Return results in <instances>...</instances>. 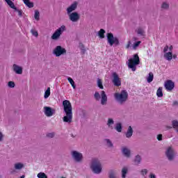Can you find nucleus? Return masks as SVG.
<instances>
[{
	"label": "nucleus",
	"instance_id": "nucleus-3",
	"mask_svg": "<svg viewBox=\"0 0 178 178\" xmlns=\"http://www.w3.org/2000/svg\"><path fill=\"white\" fill-rule=\"evenodd\" d=\"M128 63V67L131 69L132 72H136L137 70V65H140V57L138 54H135L133 58H130Z\"/></svg>",
	"mask_w": 178,
	"mask_h": 178
},
{
	"label": "nucleus",
	"instance_id": "nucleus-43",
	"mask_svg": "<svg viewBox=\"0 0 178 178\" xmlns=\"http://www.w3.org/2000/svg\"><path fill=\"white\" fill-rule=\"evenodd\" d=\"M131 45V41L129 40L127 42V45L125 46L126 49H129V48H130Z\"/></svg>",
	"mask_w": 178,
	"mask_h": 178
},
{
	"label": "nucleus",
	"instance_id": "nucleus-25",
	"mask_svg": "<svg viewBox=\"0 0 178 178\" xmlns=\"http://www.w3.org/2000/svg\"><path fill=\"white\" fill-rule=\"evenodd\" d=\"M98 34L100 38H105V30H104L103 29L99 30Z\"/></svg>",
	"mask_w": 178,
	"mask_h": 178
},
{
	"label": "nucleus",
	"instance_id": "nucleus-12",
	"mask_svg": "<svg viewBox=\"0 0 178 178\" xmlns=\"http://www.w3.org/2000/svg\"><path fill=\"white\" fill-rule=\"evenodd\" d=\"M164 86L168 91H172L175 88V83L172 80L166 81Z\"/></svg>",
	"mask_w": 178,
	"mask_h": 178
},
{
	"label": "nucleus",
	"instance_id": "nucleus-48",
	"mask_svg": "<svg viewBox=\"0 0 178 178\" xmlns=\"http://www.w3.org/2000/svg\"><path fill=\"white\" fill-rule=\"evenodd\" d=\"M168 49H169V46L166 45L164 47L163 52H165V53L168 52Z\"/></svg>",
	"mask_w": 178,
	"mask_h": 178
},
{
	"label": "nucleus",
	"instance_id": "nucleus-14",
	"mask_svg": "<svg viewBox=\"0 0 178 178\" xmlns=\"http://www.w3.org/2000/svg\"><path fill=\"white\" fill-rule=\"evenodd\" d=\"M44 114L46 115V116L51 117L54 115V111L52 110L51 107L44 106Z\"/></svg>",
	"mask_w": 178,
	"mask_h": 178
},
{
	"label": "nucleus",
	"instance_id": "nucleus-49",
	"mask_svg": "<svg viewBox=\"0 0 178 178\" xmlns=\"http://www.w3.org/2000/svg\"><path fill=\"white\" fill-rule=\"evenodd\" d=\"M17 12H18V16H22V15H23V11H22V10H18Z\"/></svg>",
	"mask_w": 178,
	"mask_h": 178
},
{
	"label": "nucleus",
	"instance_id": "nucleus-30",
	"mask_svg": "<svg viewBox=\"0 0 178 178\" xmlns=\"http://www.w3.org/2000/svg\"><path fill=\"white\" fill-rule=\"evenodd\" d=\"M97 86L101 90H104V86L102 85V80L100 79H97Z\"/></svg>",
	"mask_w": 178,
	"mask_h": 178
},
{
	"label": "nucleus",
	"instance_id": "nucleus-21",
	"mask_svg": "<svg viewBox=\"0 0 178 178\" xmlns=\"http://www.w3.org/2000/svg\"><path fill=\"white\" fill-rule=\"evenodd\" d=\"M153 80H154V73L149 72V76L147 78V83H152Z\"/></svg>",
	"mask_w": 178,
	"mask_h": 178
},
{
	"label": "nucleus",
	"instance_id": "nucleus-27",
	"mask_svg": "<svg viewBox=\"0 0 178 178\" xmlns=\"http://www.w3.org/2000/svg\"><path fill=\"white\" fill-rule=\"evenodd\" d=\"M23 166H24V165L21 163H17L15 164V168L17 170H20V169H22Z\"/></svg>",
	"mask_w": 178,
	"mask_h": 178
},
{
	"label": "nucleus",
	"instance_id": "nucleus-41",
	"mask_svg": "<svg viewBox=\"0 0 178 178\" xmlns=\"http://www.w3.org/2000/svg\"><path fill=\"white\" fill-rule=\"evenodd\" d=\"M161 8L162 9H168V8H169V4L166 3H163Z\"/></svg>",
	"mask_w": 178,
	"mask_h": 178
},
{
	"label": "nucleus",
	"instance_id": "nucleus-17",
	"mask_svg": "<svg viewBox=\"0 0 178 178\" xmlns=\"http://www.w3.org/2000/svg\"><path fill=\"white\" fill-rule=\"evenodd\" d=\"M164 58L167 60H170L171 59H173V53H172V51L165 53L164 54Z\"/></svg>",
	"mask_w": 178,
	"mask_h": 178
},
{
	"label": "nucleus",
	"instance_id": "nucleus-28",
	"mask_svg": "<svg viewBox=\"0 0 178 178\" xmlns=\"http://www.w3.org/2000/svg\"><path fill=\"white\" fill-rule=\"evenodd\" d=\"M136 31H137V34H138L139 35H144V34L145 33L144 31V29H143V28H141V27L138 28Z\"/></svg>",
	"mask_w": 178,
	"mask_h": 178
},
{
	"label": "nucleus",
	"instance_id": "nucleus-16",
	"mask_svg": "<svg viewBox=\"0 0 178 178\" xmlns=\"http://www.w3.org/2000/svg\"><path fill=\"white\" fill-rule=\"evenodd\" d=\"M102 105H105L106 104V102L108 101V97H106V94L105 93V91H102Z\"/></svg>",
	"mask_w": 178,
	"mask_h": 178
},
{
	"label": "nucleus",
	"instance_id": "nucleus-33",
	"mask_svg": "<svg viewBox=\"0 0 178 178\" xmlns=\"http://www.w3.org/2000/svg\"><path fill=\"white\" fill-rule=\"evenodd\" d=\"M135 163H136V165H138V163H140V162H141V156H140L139 155H137L135 158Z\"/></svg>",
	"mask_w": 178,
	"mask_h": 178
},
{
	"label": "nucleus",
	"instance_id": "nucleus-6",
	"mask_svg": "<svg viewBox=\"0 0 178 178\" xmlns=\"http://www.w3.org/2000/svg\"><path fill=\"white\" fill-rule=\"evenodd\" d=\"M66 31V26L65 25H62L60 28H58L51 35V40H58L62 35V33Z\"/></svg>",
	"mask_w": 178,
	"mask_h": 178
},
{
	"label": "nucleus",
	"instance_id": "nucleus-40",
	"mask_svg": "<svg viewBox=\"0 0 178 178\" xmlns=\"http://www.w3.org/2000/svg\"><path fill=\"white\" fill-rule=\"evenodd\" d=\"M47 137H49V138H54V137H55V133H49L47 134Z\"/></svg>",
	"mask_w": 178,
	"mask_h": 178
},
{
	"label": "nucleus",
	"instance_id": "nucleus-37",
	"mask_svg": "<svg viewBox=\"0 0 178 178\" xmlns=\"http://www.w3.org/2000/svg\"><path fill=\"white\" fill-rule=\"evenodd\" d=\"M114 121L112 118H109L107 122V125L108 126V127H111V124H113Z\"/></svg>",
	"mask_w": 178,
	"mask_h": 178
},
{
	"label": "nucleus",
	"instance_id": "nucleus-50",
	"mask_svg": "<svg viewBox=\"0 0 178 178\" xmlns=\"http://www.w3.org/2000/svg\"><path fill=\"white\" fill-rule=\"evenodd\" d=\"M81 54L82 55H84V54H86V48H85V49H82L81 50Z\"/></svg>",
	"mask_w": 178,
	"mask_h": 178
},
{
	"label": "nucleus",
	"instance_id": "nucleus-42",
	"mask_svg": "<svg viewBox=\"0 0 178 178\" xmlns=\"http://www.w3.org/2000/svg\"><path fill=\"white\" fill-rule=\"evenodd\" d=\"M109 177L110 178H115V172H113V170L110 171Z\"/></svg>",
	"mask_w": 178,
	"mask_h": 178
},
{
	"label": "nucleus",
	"instance_id": "nucleus-24",
	"mask_svg": "<svg viewBox=\"0 0 178 178\" xmlns=\"http://www.w3.org/2000/svg\"><path fill=\"white\" fill-rule=\"evenodd\" d=\"M49 95H51V88H47V90L44 92V98L47 99V98L49 97Z\"/></svg>",
	"mask_w": 178,
	"mask_h": 178
},
{
	"label": "nucleus",
	"instance_id": "nucleus-26",
	"mask_svg": "<svg viewBox=\"0 0 178 178\" xmlns=\"http://www.w3.org/2000/svg\"><path fill=\"white\" fill-rule=\"evenodd\" d=\"M67 80H68L70 84H71L72 88L75 89L76 85L74 84V81H73V79H72L71 77H68Z\"/></svg>",
	"mask_w": 178,
	"mask_h": 178
},
{
	"label": "nucleus",
	"instance_id": "nucleus-19",
	"mask_svg": "<svg viewBox=\"0 0 178 178\" xmlns=\"http://www.w3.org/2000/svg\"><path fill=\"white\" fill-rule=\"evenodd\" d=\"M122 153L124 155V156H127V158L130 157V149H127V147H123L122 148Z\"/></svg>",
	"mask_w": 178,
	"mask_h": 178
},
{
	"label": "nucleus",
	"instance_id": "nucleus-29",
	"mask_svg": "<svg viewBox=\"0 0 178 178\" xmlns=\"http://www.w3.org/2000/svg\"><path fill=\"white\" fill-rule=\"evenodd\" d=\"M126 175H127V168L124 167L122 170V177L126 178Z\"/></svg>",
	"mask_w": 178,
	"mask_h": 178
},
{
	"label": "nucleus",
	"instance_id": "nucleus-44",
	"mask_svg": "<svg viewBox=\"0 0 178 178\" xmlns=\"http://www.w3.org/2000/svg\"><path fill=\"white\" fill-rule=\"evenodd\" d=\"M106 141L108 147H113V144H112V142H111V140L106 139Z\"/></svg>",
	"mask_w": 178,
	"mask_h": 178
},
{
	"label": "nucleus",
	"instance_id": "nucleus-15",
	"mask_svg": "<svg viewBox=\"0 0 178 178\" xmlns=\"http://www.w3.org/2000/svg\"><path fill=\"white\" fill-rule=\"evenodd\" d=\"M13 70L17 74H22L23 73V68L16 64L13 65Z\"/></svg>",
	"mask_w": 178,
	"mask_h": 178
},
{
	"label": "nucleus",
	"instance_id": "nucleus-54",
	"mask_svg": "<svg viewBox=\"0 0 178 178\" xmlns=\"http://www.w3.org/2000/svg\"><path fill=\"white\" fill-rule=\"evenodd\" d=\"M173 58H174V59H176V58H177V56L176 54H174Z\"/></svg>",
	"mask_w": 178,
	"mask_h": 178
},
{
	"label": "nucleus",
	"instance_id": "nucleus-7",
	"mask_svg": "<svg viewBox=\"0 0 178 178\" xmlns=\"http://www.w3.org/2000/svg\"><path fill=\"white\" fill-rule=\"evenodd\" d=\"M112 83L115 87H120L122 86V79L119 77V75L116 72L112 74Z\"/></svg>",
	"mask_w": 178,
	"mask_h": 178
},
{
	"label": "nucleus",
	"instance_id": "nucleus-18",
	"mask_svg": "<svg viewBox=\"0 0 178 178\" xmlns=\"http://www.w3.org/2000/svg\"><path fill=\"white\" fill-rule=\"evenodd\" d=\"M131 136H133V128H131V126H129L126 133V137L127 138H130Z\"/></svg>",
	"mask_w": 178,
	"mask_h": 178
},
{
	"label": "nucleus",
	"instance_id": "nucleus-34",
	"mask_svg": "<svg viewBox=\"0 0 178 178\" xmlns=\"http://www.w3.org/2000/svg\"><path fill=\"white\" fill-rule=\"evenodd\" d=\"M140 44H141V41L136 42L133 44V49H137V48H138V47L140 46Z\"/></svg>",
	"mask_w": 178,
	"mask_h": 178
},
{
	"label": "nucleus",
	"instance_id": "nucleus-57",
	"mask_svg": "<svg viewBox=\"0 0 178 178\" xmlns=\"http://www.w3.org/2000/svg\"><path fill=\"white\" fill-rule=\"evenodd\" d=\"M168 129H172V127H169Z\"/></svg>",
	"mask_w": 178,
	"mask_h": 178
},
{
	"label": "nucleus",
	"instance_id": "nucleus-32",
	"mask_svg": "<svg viewBox=\"0 0 178 178\" xmlns=\"http://www.w3.org/2000/svg\"><path fill=\"white\" fill-rule=\"evenodd\" d=\"M115 130H117L118 133H122V124L118 123L115 127Z\"/></svg>",
	"mask_w": 178,
	"mask_h": 178
},
{
	"label": "nucleus",
	"instance_id": "nucleus-52",
	"mask_svg": "<svg viewBox=\"0 0 178 178\" xmlns=\"http://www.w3.org/2000/svg\"><path fill=\"white\" fill-rule=\"evenodd\" d=\"M149 177H150V178H156V177H155V175H154V174H151L150 176H149Z\"/></svg>",
	"mask_w": 178,
	"mask_h": 178
},
{
	"label": "nucleus",
	"instance_id": "nucleus-56",
	"mask_svg": "<svg viewBox=\"0 0 178 178\" xmlns=\"http://www.w3.org/2000/svg\"><path fill=\"white\" fill-rule=\"evenodd\" d=\"M174 104H177V102H175Z\"/></svg>",
	"mask_w": 178,
	"mask_h": 178
},
{
	"label": "nucleus",
	"instance_id": "nucleus-13",
	"mask_svg": "<svg viewBox=\"0 0 178 178\" xmlns=\"http://www.w3.org/2000/svg\"><path fill=\"white\" fill-rule=\"evenodd\" d=\"M78 5L79 3L77 1H74L72 4H71L70 6L67 8V14L70 15V13H72V12H74V10L77 9Z\"/></svg>",
	"mask_w": 178,
	"mask_h": 178
},
{
	"label": "nucleus",
	"instance_id": "nucleus-1",
	"mask_svg": "<svg viewBox=\"0 0 178 178\" xmlns=\"http://www.w3.org/2000/svg\"><path fill=\"white\" fill-rule=\"evenodd\" d=\"M63 110L65 113V116L63 117V120L65 123H72L73 120V108L72 107V103L69 100H64L63 102Z\"/></svg>",
	"mask_w": 178,
	"mask_h": 178
},
{
	"label": "nucleus",
	"instance_id": "nucleus-51",
	"mask_svg": "<svg viewBox=\"0 0 178 178\" xmlns=\"http://www.w3.org/2000/svg\"><path fill=\"white\" fill-rule=\"evenodd\" d=\"M3 138V135L0 132V143L1 141H2Z\"/></svg>",
	"mask_w": 178,
	"mask_h": 178
},
{
	"label": "nucleus",
	"instance_id": "nucleus-23",
	"mask_svg": "<svg viewBox=\"0 0 178 178\" xmlns=\"http://www.w3.org/2000/svg\"><path fill=\"white\" fill-rule=\"evenodd\" d=\"M156 95L159 98L163 97V92H162V87H159L156 91Z\"/></svg>",
	"mask_w": 178,
	"mask_h": 178
},
{
	"label": "nucleus",
	"instance_id": "nucleus-36",
	"mask_svg": "<svg viewBox=\"0 0 178 178\" xmlns=\"http://www.w3.org/2000/svg\"><path fill=\"white\" fill-rule=\"evenodd\" d=\"M31 33L33 35H34V37H38V32L35 29H31Z\"/></svg>",
	"mask_w": 178,
	"mask_h": 178
},
{
	"label": "nucleus",
	"instance_id": "nucleus-22",
	"mask_svg": "<svg viewBox=\"0 0 178 178\" xmlns=\"http://www.w3.org/2000/svg\"><path fill=\"white\" fill-rule=\"evenodd\" d=\"M8 5L12 9H16V6H15V3L11 0H5Z\"/></svg>",
	"mask_w": 178,
	"mask_h": 178
},
{
	"label": "nucleus",
	"instance_id": "nucleus-53",
	"mask_svg": "<svg viewBox=\"0 0 178 178\" xmlns=\"http://www.w3.org/2000/svg\"><path fill=\"white\" fill-rule=\"evenodd\" d=\"M168 49H170V51H172V49H173V46H170V47H168Z\"/></svg>",
	"mask_w": 178,
	"mask_h": 178
},
{
	"label": "nucleus",
	"instance_id": "nucleus-4",
	"mask_svg": "<svg viewBox=\"0 0 178 178\" xmlns=\"http://www.w3.org/2000/svg\"><path fill=\"white\" fill-rule=\"evenodd\" d=\"M90 168L94 173L97 175L99 174L102 172V165H101V162L97 159H93L92 161V164Z\"/></svg>",
	"mask_w": 178,
	"mask_h": 178
},
{
	"label": "nucleus",
	"instance_id": "nucleus-2",
	"mask_svg": "<svg viewBox=\"0 0 178 178\" xmlns=\"http://www.w3.org/2000/svg\"><path fill=\"white\" fill-rule=\"evenodd\" d=\"M114 98L122 105L127 101V98H129V93H127V91L126 90H122L120 93L115 92L114 94Z\"/></svg>",
	"mask_w": 178,
	"mask_h": 178
},
{
	"label": "nucleus",
	"instance_id": "nucleus-38",
	"mask_svg": "<svg viewBox=\"0 0 178 178\" xmlns=\"http://www.w3.org/2000/svg\"><path fill=\"white\" fill-rule=\"evenodd\" d=\"M15 86V82L13 81L8 82V87H10V88H14Z\"/></svg>",
	"mask_w": 178,
	"mask_h": 178
},
{
	"label": "nucleus",
	"instance_id": "nucleus-35",
	"mask_svg": "<svg viewBox=\"0 0 178 178\" xmlns=\"http://www.w3.org/2000/svg\"><path fill=\"white\" fill-rule=\"evenodd\" d=\"M38 178H48L47 175H45V173H44V172H39L38 174Z\"/></svg>",
	"mask_w": 178,
	"mask_h": 178
},
{
	"label": "nucleus",
	"instance_id": "nucleus-5",
	"mask_svg": "<svg viewBox=\"0 0 178 178\" xmlns=\"http://www.w3.org/2000/svg\"><path fill=\"white\" fill-rule=\"evenodd\" d=\"M107 41L111 47L115 44V45H119V38L113 37V33H107Z\"/></svg>",
	"mask_w": 178,
	"mask_h": 178
},
{
	"label": "nucleus",
	"instance_id": "nucleus-8",
	"mask_svg": "<svg viewBox=\"0 0 178 178\" xmlns=\"http://www.w3.org/2000/svg\"><path fill=\"white\" fill-rule=\"evenodd\" d=\"M53 54L56 56L59 57L62 55L66 54V49L62 47L61 46H57L53 51Z\"/></svg>",
	"mask_w": 178,
	"mask_h": 178
},
{
	"label": "nucleus",
	"instance_id": "nucleus-11",
	"mask_svg": "<svg viewBox=\"0 0 178 178\" xmlns=\"http://www.w3.org/2000/svg\"><path fill=\"white\" fill-rule=\"evenodd\" d=\"M72 155L76 162H81L83 160V154L77 151H73Z\"/></svg>",
	"mask_w": 178,
	"mask_h": 178
},
{
	"label": "nucleus",
	"instance_id": "nucleus-47",
	"mask_svg": "<svg viewBox=\"0 0 178 178\" xmlns=\"http://www.w3.org/2000/svg\"><path fill=\"white\" fill-rule=\"evenodd\" d=\"M79 48L81 50V49H84L86 47H84V44L83 43H80Z\"/></svg>",
	"mask_w": 178,
	"mask_h": 178
},
{
	"label": "nucleus",
	"instance_id": "nucleus-10",
	"mask_svg": "<svg viewBox=\"0 0 178 178\" xmlns=\"http://www.w3.org/2000/svg\"><path fill=\"white\" fill-rule=\"evenodd\" d=\"M165 155L168 159V161H173V159L175 158V150H173V148L172 147H170L167 149L165 152Z\"/></svg>",
	"mask_w": 178,
	"mask_h": 178
},
{
	"label": "nucleus",
	"instance_id": "nucleus-39",
	"mask_svg": "<svg viewBox=\"0 0 178 178\" xmlns=\"http://www.w3.org/2000/svg\"><path fill=\"white\" fill-rule=\"evenodd\" d=\"M95 99H97V101L99 100V99L101 98V95H99V93L98 92H96L95 93Z\"/></svg>",
	"mask_w": 178,
	"mask_h": 178
},
{
	"label": "nucleus",
	"instance_id": "nucleus-45",
	"mask_svg": "<svg viewBox=\"0 0 178 178\" xmlns=\"http://www.w3.org/2000/svg\"><path fill=\"white\" fill-rule=\"evenodd\" d=\"M157 140H158L159 141H162V134H159V135L157 136Z\"/></svg>",
	"mask_w": 178,
	"mask_h": 178
},
{
	"label": "nucleus",
	"instance_id": "nucleus-9",
	"mask_svg": "<svg viewBox=\"0 0 178 178\" xmlns=\"http://www.w3.org/2000/svg\"><path fill=\"white\" fill-rule=\"evenodd\" d=\"M67 15L70 20L73 23H76V22H79V20H80V15H79V13L77 12L70 13Z\"/></svg>",
	"mask_w": 178,
	"mask_h": 178
},
{
	"label": "nucleus",
	"instance_id": "nucleus-55",
	"mask_svg": "<svg viewBox=\"0 0 178 178\" xmlns=\"http://www.w3.org/2000/svg\"><path fill=\"white\" fill-rule=\"evenodd\" d=\"M133 40H134V41H136V40H137V38L134 37V38H133Z\"/></svg>",
	"mask_w": 178,
	"mask_h": 178
},
{
	"label": "nucleus",
	"instance_id": "nucleus-46",
	"mask_svg": "<svg viewBox=\"0 0 178 178\" xmlns=\"http://www.w3.org/2000/svg\"><path fill=\"white\" fill-rule=\"evenodd\" d=\"M148 173V171H147V169H144L142 170V175L144 176Z\"/></svg>",
	"mask_w": 178,
	"mask_h": 178
},
{
	"label": "nucleus",
	"instance_id": "nucleus-31",
	"mask_svg": "<svg viewBox=\"0 0 178 178\" xmlns=\"http://www.w3.org/2000/svg\"><path fill=\"white\" fill-rule=\"evenodd\" d=\"M34 17L35 20H40V11L38 10H35Z\"/></svg>",
	"mask_w": 178,
	"mask_h": 178
},
{
	"label": "nucleus",
	"instance_id": "nucleus-20",
	"mask_svg": "<svg viewBox=\"0 0 178 178\" xmlns=\"http://www.w3.org/2000/svg\"><path fill=\"white\" fill-rule=\"evenodd\" d=\"M24 3L28 6V8H34V3L30 2V0H24Z\"/></svg>",
	"mask_w": 178,
	"mask_h": 178
}]
</instances>
